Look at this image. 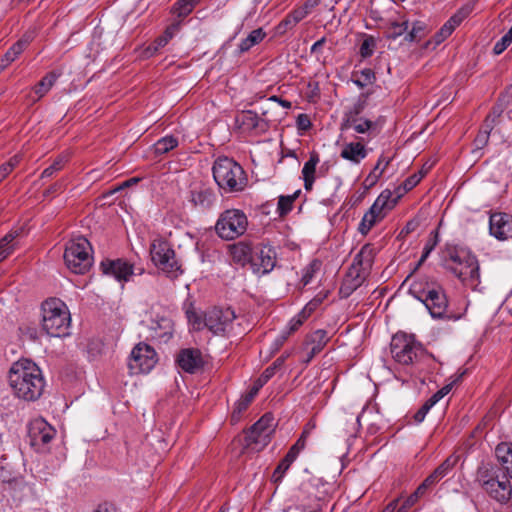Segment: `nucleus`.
Returning <instances> with one entry per match:
<instances>
[{
    "label": "nucleus",
    "instance_id": "obj_1",
    "mask_svg": "<svg viewBox=\"0 0 512 512\" xmlns=\"http://www.w3.org/2000/svg\"><path fill=\"white\" fill-rule=\"evenodd\" d=\"M8 382L15 396L25 401L37 400L45 387L42 371L29 359H20L12 364Z\"/></svg>",
    "mask_w": 512,
    "mask_h": 512
},
{
    "label": "nucleus",
    "instance_id": "obj_2",
    "mask_svg": "<svg viewBox=\"0 0 512 512\" xmlns=\"http://www.w3.org/2000/svg\"><path fill=\"white\" fill-rule=\"evenodd\" d=\"M213 178L224 193L242 192L248 183L243 167L232 158L218 157L212 167Z\"/></svg>",
    "mask_w": 512,
    "mask_h": 512
},
{
    "label": "nucleus",
    "instance_id": "obj_3",
    "mask_svg": "<svg viewBox=\"0 0 512 512\" xmlns=\"http://www.w3.org/2000/svg\"><path fill=\"white\" fill-rule=\"evenodd\" d=\"M409 294L421 301L430 315L435 319L446 318L457 321L462 318V314L447 313L448 300L442 287H423L422 283L415 281L409 288Z\"/></svg>",
    "mask_w": 512,
    "mask_h": 512
},
{
    "label": "nucleus",
    "instance_id": "obj_4",
    "mask_svg": "<svg viewBox=\"0 0 512 512\" xmlns=\"http://www.w3.org/2000/svg\"><path fill=\"white\" fill-rule=\"evenodd\" d=\"M42 330L51 337L70 334L71 317L66 304L58 298L45 300L41 306Z\"/></svg>",
    "mask_w": 512,
    "mask_h": 512
},
{
    "label": "nucleus",
    "instance_id": "obj_5",
    "mask_svg": "<svg viewBox=\"0 0 512 512\" xmlns=\"http://www.w3.org/2000/svg\"><path fill=\"white\" fill-rule=\"evenodd\" d=\"M422 344L413 335L396 333L390 343L393 359L401 365H412L424 354Z\"/></svg>",
    "mask_w": 512,
    "mask_h": 512
},
{
    "label": "nucleus",
    "instance_id": "obj_6",
    "mask_svg": "<svg viewBox=\"0 0 512 512\" xmlns=\"http://www.w3.org/2000/svg\"><path fill=\"white\" fill-rule=\"evenodd\" d=\"M247 227L248 218L240 209L223 211L215 224L216 233L224 240H233L242 236Z\"/></svg>",
    "mask_w": 512,
    "mask_h": 512
},
{
    "label": "nucleus",
    "instance_id": "obj_7",
    "mask_svg": "<svg viewBox=\"0 0 512 512\" xmlns=\"http://www.w3.org/2000/svg\"><path fill=\"white\" fill-rule=\"evenodd\" d=\"M441 266L467 287L475 289L480 283L477 258H443Z\"/></svg>",
    "mask_w": 512,
    "mask_h": 512
},
{
    "label": "nucleus",
    "instance_id": "obj_8",
    "mask_svg": "<svg viewBox=\"0 0 512 512\" xmlns=\"http://www.w3.org/2000/svg\"><path fill=\"white\" fill-rule=\"evenodd\" d=\"M285 361V357L281 356L277 358L272 365L267 367L263 373L260 375V377L256 380L253 387L250 389V391L242 396L236 403L234 410L231 415V421L233 423L237 422L241 418V414L248 408V406L251 404L254 397L257 395L259 389L263 387L276 373V370H278Z\"/></svg>",
    "mask_w": 512,
    "mask_h": 512
},
{
    "label": "nucleus",
    "instance_id": "obj_9",
    "mask_svg": "<svg viewBox=\"0 0 512 512\" xmlns=\"http://www.w3.org/2000/svg\"><path fill=\"white\" fill-rule=\"evenodd\" d=\"M274 418L270 413L264 414L246 433L245 441L248 447L261 450L268 445L274 432Z\"/></svg>",
    "mask_w": 512,
    "mask_h": 512
},
{
    "label": "nucleus",
    "instance_id": "obj_10",
    "mask_svg": "<svg viewBox=\"0 0 512 512\" xmlns=\"http://www.w3.org/2000/svg\"><path fill=\"white\" fill-rule=\"evenodd\" d=\"M56 430L44 419H35L29 425L30 445L39 453L49 451L48 445L54 439Z\"/></svg>",
    "mask_w": 512,
    "mask_h": 512
},
{
    "label": "nucleus",
    "instance_id": "obj_11",
    "mask_svg": "<svg viewBox=\"0 0 512 512\" xmlns=\"http://www.w3.org/2000/svg\"><path fill=\"white\" fill-rule=\"evenodd\" d=\"M156 352L148 344L138 343L129 357L128 366L131 373H148L156 364Z\"/></svg>",
    "mask_w": 512,
    "mask_h": 512
},
{
    "label": "nucleus",
    "instance_id": "obj_12",
    "mask_svg": "<svg viewBox=\"0 0 512 512\" xmlns=\"http://www.w3.org/2000/svg\"><path fill=\"white\" fill-rule=\"evenodd\" d=\"M235 318L236 316L232 309L215 307L205 314L204 326L214 334L225 333Z\"/></svg>",
    "mask_w": 512,
    "mask_h": 512
},
{
    "label": "nucleus",
    "instance_id": "obj_13",
    "mask_svg": "<svg viewBox=\"0 0 512 512\" xmlns=\"http://www.w3.org/2000/svg\"><path fill=\"white\" fill-rule=\"evenodd\" d=\"M176 362L183 371L190 374L198 372L205 364L202 352L197 348L181 349Z\"/></svg>",
    "mask_w": 512,
    "mask_h": 512
},
{
    "label": "nucleus",
    "instance_id": "obj_14",
    "mask_svg": "<svg viewBox=\"0 0 512 512\" xmlns=\"http://www.w3.org/2000/svg\"><path fill=\"white\" fill-rule=\"evenodd\" d=\"M490 234L498 240L512 238V215L507 213H493L489 219Z\"/></svg>",
    "mask_w": 512,
    "mask_h": 512
},
{
    "label": "nucleus",
    "instance_id": "obj_15",
    "mask_svg": "<svg viewBox=\"0 0 512 512\" xmlns=\"http://www.w3.org/2000/svg\"><path fill=\"white\" fill-rule=\"evenodd\" d=\"M271 253L276 254L274 248L264 241L256 244L240 241L231 246L232 256H270Z\"/></svg>",
    "mask_w": 512,
    "mask_h": 512
},
{
    "label": "nucleus",
    "instance_id": "obj_16",
    "mask_svg": "<svg viewBox=\"0 0 512 512\" xmlns=\"http://www.w3.org/2000/svg\"><path fill=\"white\" fill-rule=\"evenodd\" d=\"M101 268L104 274L112 275L118 281H127L129 276L133 274L132 264L123 258H106L101 262Z\"/></svg>",
    "mask_w": 512,
    "mask_h": 512
},
{
    "label": "nucleus",
    "instance_id": "obj_17",
    "mask_svg": "<svg viewBox=\"0 0 512 512\" xmlns=\"http://www.w3.org/2000/svg\"><path fill=\"white\" fill-rule=\"evenodd\" d=\"M484 490L488 495L501 504H506L512 496V487L510 481L506 478H498L484 482Z\"/></svg>",
    "mask_w": 512,
    "mask_h": 512
},
{
    "label": "nucleus",
    "instance_id": "obj_18",
    "mask_svg": "<svg viewBox=\"0 0 512 512\" xmlns=\"http://www.w3.org/2000/svg\"><path fill=\"white\" fill-rule=\"evenodd\" d=\"M328 341L329 337L326 330L318 329L311 333L306 340V357L303 360L304 363L308 364L311 362V360L324 349Z\"/></svg>",
    "mask_w": 512,
    "mask_h": 512
},
{
    "label": "nucleus",
    "instance_id": "obj_19",
    "mask_svg": "<svg viewBox=\"0 0 512 512\" xmlns=\"http://www.w3.org/2000/svg\"><path fill=\"white\" fill-rule=\"evenodd\" d=\"M372 267V258H354L344 278L359 286L366 280Z\"/></svg>",
    "mask_w": 512,
    "mask_h": 512
},
{
    "label": "nucleus",
    "instance_id": "obj_20",
    "mask_svg": "<svg viewBox=\"0 0 512 512\" xmlns=\"http://www.w3.org/2000/svg\"><path fill=\"white\" fill-rule=\"evenodd\" d=\"M276 258H232L235 265L249 268L254 274L265 275L276 266Z\"/></svg>",
    "mask_w": 512,
    "mask_h": 512
},
{
    "label": "nucleus",
    "instance_id": "obj_21",
    "mask_svg": "<svg viewBox=\"0 0 512 512\" xmlns=\"http://www.w3.org/2000/svg\"><path fill=\"white\" fill-rule=\"evenodd\" d=\"M151 336L160 342H168L173 335V322L170 318L157 316L150 324Z\"/></svg>",
    "mask_w": 512,
    "mask_h": 512
},
{
    "label": "nucleus",
    "instance_id": "obj_22",
    "mask_svg": "<svg viewBox=\"0 0 512 512\" xmlns=\"http://www.w3.org/2000/svg\"><path fill=\"white\" fill-rule=\"evenodd\" d=\"M368 155V151L361 142H349L342 145L340 157L354 165H359Z\"/></svg>",
    "mask_w": 512,
    "mask_h": 512
},
{
    "label": "nucleus",
    "instance_id": "obj_23",
    "mask_svg": "<svg viewBox=\"0 0 512 512\" xmlns=\"http://www.w3.org/2000/svg\"><path fill=\"white\" fill-rule=\"evenodd\" d=\"M34 35L32 32L25 33L16 43H14L1 58L0 63L2 68H6L14 62L19 55L28 47L32 42Z\"/></svg>",
    "mask_w": 512,
    "mask_h": 512
},
{
    "label": "nucleus",
    "instance_id": "obj_24",
    "mask_svg": "<svg viewBox=\"0 0 512 512\" xmlns=\"http://www.w3.org/2000/svg\"><path fill=\"white\" fill-rule=\"evenodd\" d=\"M150 260L158 272L168 278H177L183 272L182 264L177 258H150Z\"/></svg>",
    "mask_w": 512,
    "mask_h": 512
},
{
    "label": "nucleus",
    "instance_id": "obj_25",
    "mask_svg": "<svg viewBox=\"0 0 512 512\" xmlns=\"http://www.w3.org/2000/svg\"><path fill=\"white\" fill-rule=\"evenodd\" d=\"M93 253L90 242L85 237L78 236L65 244L63 256H92Z\"/></svg>",
    "mask_w": 512,
    "mask_h": 512
},
{
    "label": "nucleus",
    "instance_id": "obj_26",
    "mask_svg": "<svg viewBox=\"0 0 512 512\" xmlns=\"http://www.w3.org/2000/svg\"><path fill=\"white\" fill-rule=\"evenodd\" d=\"M190 201L196 207H200L201 209H208L213 205L215 201V194L210 188L199 187L197 189L191 190Z\"/></svg>",
    "mask_w": 512,
    "mask_h": 512
},
{
    "label": "nucleus",
    "instance_id": "obj_27",
    "mask_svg": "<svg viewBox=\"0 0 512 512\" xmlns=\"http://www.w3.org/2000/svg\"><path fill=\"white\" fill-rule=\"evenodd\" d=\"M319 155L313 151L310 153L309 160L304 163L302 168V178L304 181V188L306 191H311L315 182L316 167L319 163Z\"/></svg>",
    "mask_w": 512,
    "mask_h": 512
},
{
    "label": "nucleus",
    "instance_id": "obj_28",
    "mask_svg": "<svg viewBox=\"0 0 512 512\" xmlns=\"http://www.w3.org/2000/svg\"><path fill=\"white\" fill-rule=\"evenodd\" d=\"M495 453L505 473L512 478V443L498 444Z\"/></svg>",
    "mask_w": 512,
    "mask_h": 512
},
{
    "label": "nucleus",
    "instance_id": "obj_29",
    "mask_svg": "<svg viewBox=\"0 0 512 512\" xmlns=\"http://www.w3.org/2000/svg\"><path fill=\"white\" fill-rule=\"evenodd\" d=\"M66 267L74 274H86L93 266L94 258H63Z\"/></svg>",
    "mask_w": 512,
    "mask_h": 512
},
{
    "label": "nucleus",
    "instance_id": "obj_30",
    "mask_svg": "<svg viewBox=\"0 0 512 512\" xmlns=\"http://www.w3.org/2000/svg\"><path fill=\"white\" fill-rule=\"evenodd\" d=\"M391 161H392L391 157H386L384 155H380L375 167L370 172V174L366 177V179L364 181L365 185L367 187L374 186L377 183V181L379 180V178L382 176L383 172L385 171V169L387 168V166L390 164Z\"/></svg>",
    "mask_w": 512,
    "mask_h": 512
},
{
    "label": "nucleus",
    "instance_id": "obj_31",
    "mask_svg": "<svg viewBox=\"0 0 512 512\" xmlns=\"http://www.w3.org/2000/svg\"><path fill=\"white\" fill-rule=\"evenodd\" d=\"M241 125L245 130L249 131H264L266 129V123L253 111H246L242 114Z\"/></svg>",
    "mask_w": 512,
    "mask_h": 512
},
{
    "label": "nucleus",
    "instance_id": "obj_32",
    "mask_svg": "<svg viewBox=\"0 0 512 512\" xmlns=\"http://www.w3.org/2000/svg\"><path fill=\"white\" fill-rule=\"evenodd\" d=\"M265 36L266 33L263 31L262 28H258L251 31L249 35L245 39H243L238 45L239 52L244 53L249 51L253 46L260 43Z\"/></svg>",
    "mask_w": 512,
    "mask_h": 512
},
{
    "label": "nucleus",
    "instance_id": "obj_33",
    "mask_svg": "<svg viewBox=\"0 0 512 512\" xmlns=\"http://www.w3.org/2000/svg\"><path fill=\"white\" fill-rule=\"evenodd\" d=\"M179 144V141L173 135H166L160 138L154 145L153 150L156 155H164L174 148H176Z\"/></svg>",
    "mask_w": 512,
    "mask_h": 512
},
{
    "label": "nucleus",
    "instance_id": "obj_34",
    "mask_svg": "<svg viewBox=\"0 0 512 512\" xmlns=\"http://www.w3.org/2000/svg\"><path fill=\"white\" fill-rule=\"evenodd\" d=\"M60 73L58 72H50L46 74L40 82L35 86V93L39 98L43 97L55 84L57 79L59 78Z\"/></svg>",
    "mask_w": 512,
    "mask_h": 512
},
{
    "label": "nucleus",
    "instance_id": "obj_35",
    "mask_svg": "<svg viewBox=\"0 0 512 512\" xmlns=\"http://www.w3.org/2000/svg\"><path fill=\"white\" fill-rule=\"evenodd\" d=\"M18 235L17 231H13L6 234L0 240V256H8L16 251L18 245L16 238Z\"/></svg>",
    "mask_w": 512,
    "mask_h": 512
},
{
    "label": "nucleus",
    "instance_id": "obj_36",
    "mask_svg": "<svg viewBox=\"0 0 512 512\" xmlns=\"http://www.w3.org/2000/svg\"><path fill=\"white\" fill-rule=\"evenodd\" d=\"M150 256H175V251L168 241L155 239L150 247Z\"/></svg>",
    "mask_w": 512,
    "mask_h": 512
},
{
    "label": "nucleus",
    "instance_id": "obj_37",
    "mask_svg": "<svg viewBox=\"0 0 512 512\" xmlns=\"http://www.w3.org/2000/svg\"><path fill=\"white\" fill-rule=\"evenodd\" d=\"M198 3L199 0H177L173 5L172 12L179 18H185L193 11Z\"/></svg>",
    "mask_w": 512,
    "mask_h": 512
},
{
    "label": "nucleus",
    "instance_id": "obj_38",
    "mask_svg": "<svg viewBox=\"0 0 512 512\" xmlns=\"http://www.w3.org/2000/svg\"><path fill=\"white\" fill-rule=\"evenodd\" d=\"M401 196L402 193L397 192L396 197L393 198V193L389 189H386L380 193L375 201H377L381 207L389 211L394 208Z\"/></svg>",
    "mask_w": 512,
    "mask_h": 512
},
{
    "label": "nucleus",
    "instance_id": "obj_39",
    "mask_svg": "<svg viewBox=\"0 0 512 512\" xmlns=\"http://www.w3.org/2000/svg\"><path fill=\"white\" fill-rule=\"evenodd\" d=\"M471 8L469 6H465L460 8L453 16H451L444 24L446 27H448L451 32L455 30L456 27H458L462 21L468 17V15L471 13Z\"/></svg>",
    "mask_w": 512,
    "mask_h": 512
},
{
    "label": "nucleus",
    "instance_id": "obj_40",
    "mask_svg": "<svg viewBox=\"0 0 512 512\" xmlns=\"http://www.w3.org/2000/svg\"><path fill=\"white\" fill-rule=\"evenodd\" d=\"M408 28V21L393 22L388 26L385 34L388 39L396 40L400 36L405 37Z\"/></svg>",
    "mask_w": 512,
    "mask_h": 512
},
{
    "label": "nucleus",
    "instance_id": "obj_41",
    "mask_svg": "<svg viewBox=\"0 0 512 512\" xmlns=\"http://www.w3.org/2000/svg\"><path fill=\"white\" fill-rule=\"evenodd\" d=\"M295 461L294 458H289V455H285V457L280 461L277 465L276 469L272 475V482L280 483L285 475V473L290 468L291 464Z\"/></svg>",
    "mask_w": 512,
    "mask_h": 512
},
{
    "label": "nucleus",
    "instance_id": "obj_42",
    "mask_svg": "<svg viewBox=\"0 0 512 512\" xmlns=\"http://www.w3.org/2000/svg\"><path fill=\"white\" fill-rule=\"evenodd\" d=\"M417 501L418 498L412 493L400 506L398 500L391 502L384 512H407Z\"/></svg>",
    "mask_w": 512,
    "mask_h": 512
},
{
    "label": "nucleus",
    "instance_id": "obj_43",
    "mask_svg": "<svg viewBox=\"0 0 512 512\" xmlns=\"http://www.w3.org/2000/svg\"><path fill=\"white\" fill-rule=\"evenodd\" d=\"M321 266V260L314 258V260L311 261V263L303 270L301 282L304 286L308 285L312 281L314 275L320 271Z\"/></svg>",
    "mask_w": 512,
    "mask_h": 512
},
{
    "label": "nucleus",
    "instance_id": "obj_44",
    "mask_svg": "<svg viewBox=\"0 0 512 512\" xmlns=\"http://www.w3.org/2000/svg\"><path fill=\"white\" fill-rule=\"evenodd\" d=\"M298 194H299V191L294 193L293 195H286V196L282 195L279 197L277 211L280 216H284L292 210L293 203L296 200V198L298 197Z\"/></svg>",
    "mask_w": 512,
    "mask_h": 512
},
{
    "label": "nucleus",
    "instance_id": "obj_45",
    "mask_svg": "<svg viewBox=\"0 0 512 512\" xmlns=\"http://www.w3.org/2000/svg\"><path fill=\"white\" fill-rule=\"evenodd\" d=\"M307 7H300L289 13L280 25L293 27L307 16Z\"/></svg>",
    "mask_w": 512,
    "mask_h": 512
},
{
    "label": "nucleus",
    "instance_id": "obj_46",
    "mask_svg": "<svg viewBox=\"0 0 512 512\" xmlns=\"http://www.w3.org/2000/svg\"><path fill=\"white\" fill-rule=\"evenodd\" d=\"M68 161V156L65 154L59 155L54 162L43 170L41 174V178H49L53 176L56 172L60 171L65 163Z\"/></svg>",
    "mask_w": 512,
    "mask_h": 512
},
{
    "label": "nucleus",
    "instance_id": "obj_47",
    "mask_svg": "<svg viewBox=\"0 0 512 512\" xmlns=\"http://www.w3.org/2000/svg\"><path fill=\"white\" fill-rule=\"evenodd\" d=\"M375 81V73L372 69L366 68L361 70L358 74H356L354 83L360 87L364 88Z\"/></svg>",
    "mask_w": 512,
    "mask_h": 512
},
{
    "label": "nucleus",
    "instance_id": "obj_48",
    "mask_svg": "<svg viewBox=\"0 0 512 512\" xmlns=\"http://www.w3.org/2000/svg\"><path fill=\"white\" fill-rule=\"evenodd\" d=\"M425 34V24L421 21L413 23L410 31L407 30L404 40L407 42H413L420 40Z\"/></svg>",
    "mask_w": 512,
    "mask_h": 512
},
{
    "label": "nucleus",
    "instance_id": "obj_49",
    "mask_svg": "<svg viewBox=\"0 0 512 512\" xmlns=\"http://www.w3.org/2000/svg\"><path fill=\"white\" fill-rule=\"evenodd\" d=\"M458 462V456L450 455L447 457L436 469L437 474L442 477V479L448 475V473L455 467Z\"/></svg>",
    "mask_w": 512,
    "mask_h": 512
},
{
    "label": "nucleus",
    "instance_id": "obj_50",
    "mask_svg": "<svg viewBox=\"0 0 512 512\" xmlns=\"http://www.w3.org/2000/svg\"><path fill=\"white\" fill-rule=\"evenodd\" d=\"M424 177L422 172L415 173L409 176L402 184V186L398 187L396 192L402 193V195L411 189H413Z\"/></svg>",
    "mask_w": 512,
    "mask_h": 512
},
{
    "label": "nucleus",
    "instance_id": "obj_51",
    "mask_svg": "<svg viewBox=\"0 0 512 512\" xmlns=\"http://www.w3.org/2000/svg\"><path fill=\"white\" fill-rule=\"evenodd\" d=\"M309 434L308 428H306L299 439L296 441V443L289 449L287 452V455H289V458H296L298 457L299 453L305 448L306 445V439Z\"/></svg>",
    "mask_w": 512,
    "mask_h": 512
},
{
    "label": "nucleus",
    "instance_id": "obj_52",
    "mask_svg": "<svg viewBox=\"0 0 512 512\" xmlns=\"http://www.w3.org/2000/svg\"><path fill=\"white\" fill-rule=\"evenodd\" d=\"M375 47H376L375 38L371 35H367L364 38V40L360 46V55L363 58H368V57L372 56V54L374 53Z\"/></svg>",
    "mask_w": 512,
    "mask_h": 512
},
{
    "label": "nucleus",
    "instance_id": "obj_53",
    "mask_svg": "<svg viewBox=\"0 0 512 512\" xmlns=\"http://www.w3.org/2000/svg\"><path fill=\"white\" fill-rule=\"evenodd\" d=\"M347 125L352 127L357 133H366L373 125L370 120L367 119H352L347 121Z\"/></svg>",
    "mask_w": 512,
    "mask_h": 512
},
{
    "label": "nucleus",
    "instance_id": "obj_54",
    "mask_svg": "<svg viewBox=\"0 0 512 512\" xmlns=\"http://www.w3.org/2000/svg\"><path fill=\"white\" fill-rule=\"evenodd\" d=\"M379 221L376 216L373 214L366 212L359 224V231L362 234H367L371 228L376 224V222Z\"/></svg>",
    "mask_w": 512,
    "mask_h": 512
},
{
    "label": "nucleus",
    "instance_id": "obj_55",
    "mask_svg": "<svg viewBox=\"0 0 512 512\" xmlns=\"http://www.w3.org/2000/svg\"><path fill=\"white\" fill-rule=\"evenodd\" d=\"M512 43V37L507 33L501 37L499 41H497L493 47V52L496 55H500L503 53L506 48Z\"/></svg>",
    "mask_w": 512,
    "mask_h": 512
},
{
    "label": "nucleus",
    "instance_id": "obj_56",
    "mask_svg": "<svg viewBox=\"0 0 512 512\" xmlns=\"http://www.w3.org/2000/svg\"><path fill=\"white\" fill-rule=\"evenodd\" d=\"M438 241H439L438 232H437V230H434L431 232L430 237L423 248V252H422L421 256H429L430 253L435 248V246L438 244Z\"/></svg>",
    "mask_w": 512,
    "mask_h": 512
},
{
    "label": "nucleus",
    "instance_id": "obj_57",
    "mask_svg": "<svg viewBox=\"0 0 512 512\" xmlns=\"http://www.w3.org/2000/svg\"><path fill=\"white\" fill-rule=\"evenodd\" d=\"M358 287H360L357 283L349 281L348 279L344 278L342 285L340 287V294L342 297L347 298L349 297Z\"/></svg>",
    "mask_w": 512,
    "mask_h": 512
},
{
    "label": "nucleus",
    "instance_id": "obj_58",
    "mask_svg": "<svg viewBox=\"0 0 512 512\" xmlns=\"http://www.w3.org/2000/svg\"><path fill=\"white\" fill-rule=\"evenodd\" d=\"M490 133L491 132H488L482 128L480 129L479 133L477 134L474 140V146L477 150H481L487 145Z\"/></svg>",
    "mask_w": 512,
    "mask_h": 512
},
{
    "label": "nucleus",
    "instance_id": "obj_59",
    "mask_svg": "<svg viewBox=\"0 0 512 512\" xmlns=\"http://www.w3.org/2000/svg\"><path fill=\"white\" fill-rule=\"evenodd\" d=\"M188 321L193 325L194 329L201 330L204 326V320L193 310L186 311Z\"/></svg>",
    "mask_w": 512,
    "mask_h": 512
},
{
    "label": "nucleus",
    "instance_id": "obj_60",
    "mask_svg": "<svg viewBox=\"0 0 512 512\" xmlns=\"http://www.w3.org/2000/svg\"><path fill=\"white\" fill-rule=\"evenodd\" d=\"M323 297L319 295L313 298L306 306L302 309L303 317H309L311 313L322 303Z\"/></svg>",
    "mask_w": 512,
    "mask_h": 512
},
{
    "label": "nucleus",
    "instance_id": "obj_61",
    "mask_svg": "<svg viewBox=\"0 0 512 512\" xmlns=\"http://www.w3.org/2000/svg\"><path fill=\"white\" fill-rule=\"evenodd\" d=\"M308 317H303L302 311L295 317H293L290 322L287 330L285 332H289V335L295 332L307 319Z\"/></svg>",
    "mask_w": 512,
    "mask_h": 512
},
{
    "label": "nucleus",
    "instance_id": "obj_62",
    "mask_svg": "<svg viewBox=\"0 0 512 512\" xmlns=\"http://www.w3.org/2000/svg\"><path fill=\"white\" fill-rule=\"evenodd\" d=\"M497 477H495L493 474L490 473L489 469L487 468H480L477 473V481L480 483L481 487L484 489V482L485 481H491L495 480Z\"/></svg>",
    "mask_w": 512,
    "mask_h": 512
},
{
    "label": "nucleus",
    "instance_id": "obj_63",
    "mask_svg": "<svg viewBox=\"0 0 512 512\" xmlns=\"http://www.w3.org/2000/svg\"><path fill=\"white\" fill-rule=\"evenodd\" d=\"M386 209H384L383 207H381L379 205V203L377 201H375L373 203V205L371 206V208L367 211L371 214H373L374 216H376V218L378 220H381L384 218L385 214H386Z\"/></svg>",
    "mask_w": 512,
    "mask_h": 512
},
{
    "label": "nucleus",
    "instance_id": "obj_64",
    "mask_svg": "<svg viewBox=\"0 0 512 512\" xmlns=\"http://www.w3.org/2000/svg\"><path fill=\"white\" fill-rule=\"evenodd\" d=\"M452 34L451 30L448 29V27L445 26V24L440 28V30L435 35V42L436 44H440L443 42L447 37H449Z\"/></svg>",
    "mask_w": 512,
    "mask_h": 512
}]
</instances>
